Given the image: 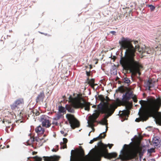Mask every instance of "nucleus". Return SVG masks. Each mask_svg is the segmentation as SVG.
I'll return each instance as SVG.
<instances>
[{
    "label": "nucleus",
    "instance_id": "nucleus-37",
    "mask_svg": "<svg viewBox=\"0 0 161 161\" xmlns=\"http://www.w3.org/2000/svg\"><path fill=\"white\" fill-rule=\"evenodd\" d=\"M47 140H44V138L43 139V140H42V142L43 143H44L45 142H46V141L47 140Z\"/></svg>",
    "mask_w": 161,
    "mask_h": 161
},
{
    "label": "nucleus",
    "instance_id": "nucleus-14",
    "mask_svg": "<svg viewBox=\"0 0 161 161\" xmlns=\"http://www.w3.org/2000/svg\"><path fill=\"white\" fill-rule=\"evenodd\" d=\"M63 142H60L61 145V149H64L67 148L66 143L68 142L67 139L66 138H64L63 139Z\"/></svg>",
    "mask_w": 161,
    "mask_h": 161
},
{
    "label": "nucleus",
    "instance_id": "nucleus-10",
    "mask_svg": "<svg viewBox=\"0 0 161 161\" xmlns=\"http://www.w3.org/2000/svg\"><path fill=\"white\" fill-rule=\"evenodd\" d=\"M132 92H126L122 96V100L123 102H126L129 100L133 96Z\"/></svg>",
    "mask_w": 161,
    "mask_h": 161
},
{
    "label": "nucleus",
    "instance_id": "nucleus-26",
    "mask_svg": "<svg viewBox=\"0 0 161 161\" xmlns=\"http://www.w3.org/2000/svg\"><path fill=\"white\" fill-rule=\"evenodd\" d=\"M10 128V126H7L6 127V131L8 132V133L9 132V131H8V129H10V130L11 131H12L13 130V126H12L11 127V128Z\"/></svg>",
    "mask_w": 161,
    "mask_h": 161
},
{
    "label": "nucleus",
    "instance_id": "nucleus-23",
    "mask_svg": "<svg viewBox=\"0 0 161 161\" xmlns=\"http://www.w3.org/2000/svg\"><path fill=\"white\" fill-rule=\"evenodd\" d=\"M147 151L148 153H149L150 154H151L153 153H154L155 150L153 148H151L149 149H148Z\"/></svg>",
    "mask_w": 161,
    "mask_h": 161
},
{
    "label": "nucleus",
    "instance_id": "nucleus-18",
    "mask_svg": "<svg viewBox=\"0 0 161 161\" xmlns=\"http://www.w3.org/2000/svg\"><path fill=\"white\" fill-rule=\"evenodd\" d=\"M63 117V115L59 112L56 114L55 117L53 118V119L55 120H57Z\"/></svg>",
    "mask_w": 161,
    "mask_h": 161
},
{
    "label": "nucleus",
    "instance_id": "nucleus-44",
    "mask_svg": "<svg viewBox=\"0 0 161 161\" xmlns=\"http://www.w3.org/2000/svg\"><path fill=\"white\" fill-rule=\"evenodd\" d=\"M74 151V150H72L71 151V156H72V152Z\"/></svg>",
    "mask_w": 161,
    "mask_h": 161
},
{
    "label": "nucleus",
    "instance_id": "nucleus-4",
    "mask_svg": "<svg viewBox=\"0 0 161 161\" xmlns=\"http://www.w3.org/2000/svg\"><path fill=\"white\" fill-rule=\"evenodd\" d=\"M69 103L71 104H66L65 105L66 109L69 112L73 113H75L74 108H80L83 105L82 103L78 101L75 102V98H73L71 95H70L68 98Z\"/></svg>",
    "mask_w": 161,
    "mask_h": 161
},
{
    "label": "nucleus",
    "instance_id": "nucleus-34",
    "mask_svg": "<svg viewBox=\"0 0 161 161\" xmlns=\"http://www.w3.org/2000/svg\"><path fill=\"white\" fill-rule=\"evenodd\" d=\"M80 151L82 155H84V151L83 149L82 148L80 150Z\"/></svg>",
    "mask_w": 161,
    "mask_h": 161
},
{
    "label": "nucleus",
    "instance_id": "nucleus-25",
    "mask_svg": "<svg viewBox=\"0 0 161 161\" xmlns=\"http://www.w3.org/2000/svg\"><path fill=\"white\" fill-rule=\"evenodd\" d=\"M153 143L155 144V145L157 146L158 145V143L159 142V140L157 138H154L153 139Z\"/></svg>",
    "mask_w": 161,
    "mask_h": 161
},
{
    "label": "nucleus",
    "instance_id": "nucleus-9",
    "mask_svg": "<svg viewBox=\"0 0 161 161\" xmlns=\"http://www.w3.org/2000/svg\"><path fill=\"white\" fill-rule=\"evenodd\" d=\"M155 81H153L151 79H149L145 83L144 86L146 90H151V89L154 86Z\"/></svg>",
    "mask_w": 161,
    "mask_h": 161
},
{
    "label": "nucleus",
    "instance_id": "nucleus-12",
    "mask_svg": "<svg viewBox=\"0 0 161 161\" xmlns=\"http://www.w3.org/2000/svg\"><path fill=\"white\" fill-rule=\"evenodd\" d=\"M43 138H40L39 137H32L31 136L30 138L27 142V143L28 145L32 144L35 141L37 142H39L40 141L43 140Z\"/></svg>",
    "mask_w": 161,
    "mask_h": 161
},
{
    "label": "nucleus",
    "instance_id": "nucleus-28",
    "mask_svg": "<svg viewBox=\"0 0 161 161\" xmlns=\"http://www.w3.org/2000/svg\"><path fill=\"white\" fill-rule=\"evenodd\" d=\"M14 103L17 106L18 105L20 104L21 103V102L20 100H18L15 102Z\"/></svg>",
    "mask_w": 161,
    "mask_h": 161
},
{
    "label": "nucleus",
    "instance_id": "nucleus-8",
    "mask_svg": "<svg viewBox=\"0 0 161 161\" xmlns=\"http://www.w3.org/2000/svg\"><path fill=\"white\" fill-rule=\"evenodd\" d=\"M99 115V114H95L92 117L90 118L89 121H88L87 123L88 125L87 126L88 127H91V126H93L94 125V123L97 122V118L98 117Z\"/></svg>",
    "mask_w": 161,
    "mask_h": 161
},
{
    "label": "nucleus",
    "instance_id": "nucleus-30",
    "mask_svg": "<svg viewBox=\"0 0 161 161\" xmlns=\"http://www.w3.org/2000/svg\"><path fill=\"white\" fill-rule=\"evenodd\" d=\"M17 106L14 103L12 105H11V107L12 109L14 110L15 108L17 107Z\"/></svg>",
    "mask_w": 161,
    "mask_h": 161
},
{
    "label": "nucleus",
    "instance_id": "nucleus-43",
    "mask_svg": "<svg viewBox=\"0 0 161 161\" xmlns=\"http://www.w3.org/2000/svg\"><path fill=\"white\" fill-rule=\"evenodd\" d=\"M67 135V133H66L65 134H64V136H66V135Z\"/></svg>",
    "mask_w": 161,
    "mask_h": 161
},
{
    "label": "nucleus",
    "instance_id": "nucleus-38",
    "mask_svg": "<svg viewBox=\"0 0 161 161\" xmlns=\"http://www.w3.org/2000/svg\"><path fill=\"white\" fill-rule=\"evenodd\" d=\"M58 150V149H57V150H55V149L54 148H53L52 150V151L53 152H56Z\"/></svg>",
    "mask_w": 161,
    "mask_h": 161
},
{
    "label": "nucleus",
    "instance_id": "nucleus-24",
    "mask_svg": "<svg viewBox=\"0 0 161 161\" xmlns=\"http://www.w3.org/2000/svg\"><path fill=\"white\" fill-rule=\"evenodd\" d=\"M33 113V115H34V116H38L40 114V113L39 111H37L36 110H34L32 111H31Z\"/></svg>",
    "mask_w": 161,
    "mask_h": 161
},
{
    "label": "nucleus",
    "instance_id": "nucleus-29",
    "mask_svg": "<svg viewBox=\"0 0 161 161\" xmlns=\"http://www.w3.org/2000/svg\"><path fill=\"white\" fill-rule=\"evenodd\" d=\"M126 144H125L124 145L123 147V148L120 151V154L119 155V156H120L121 155H122V154H124V152H123V151H124V148L125 147V146H126Z\"/></svg>",
    "mask_w": 161,
    "mask_h": 161
},
{
    "label": "nucleus",
    "instance_id": "nucleus-1",
    "mask_svg": "<svg viewBox=\"0 0 161 161\" xmlns=\"http://www.w3.org/2000/svg\"><path fill=\"white\" fill-rule=\"evenodd\" d=\"M119 43L121 48L126 49L124 56L122 52L121 53L119 61L120 64L123 67L128 64L130 72H132L133 70L136 69L140 76L141 73L139 70L142 68V66L138 61L135 60L136 53L137 50L140 53H143L147 52V53H148L146 51V46H144L141 48L139 45L138 41L132 40L127 37H122L121 40L119 41Z\"/></svg>",
    "mask_w": 161,
    "mask_h": 161
},
{
    "label": "nucleus",
    "instance_id": "nucleus-2",
    "mask_svg": "<svg viewBox=\"0 0 161 161\" xmlns=\"http://www.w3.org/2000/svg\"><path fill=\"white\" fill-rule=\"evenodd\" d=\"M147 101L143 100L139 101V103L141 105V107L138 113L139 118H136L135 121L139 122L140 121H146L148 119L149 117L152 116L155 110H158L161 107V99L157 98L153 102L151 107H145L142 108L141 102L146 103Z\"/></svg>",
    "mask_w": 161,
    "mask_h": 161
},
{
    "label": "nucleus",
    "instance_id": "nucleus-3",
    "mask_svg": "<svg viewBox=\"0 0 161 161\" xmlns=\"http://www.w3.org/2000/svg\"><path fill=\"white\" fill-rule=\"evenodd\" d=\"M100 98L101 102L97 105V108L99 110H103V107L105 106V113L106 116L108 117L114 113L115 108L113 105L108 104V101L109 99L107 96L104 97L101 95Z\"/></svg>",
    "mask_w": 161,
    "mask_h": 161
},
{
    "label": "nucleus",
    "instance_id": "nucleus-41",
    "mask_svg": "<svg viewBox=\"0 0 161 161\" xmlns=\"http://www.w3.org/2000/svg\"><path fill=\"white\" fill-rule=\"evenodd\" d=\"M65 98H66V97L65 96H63L64 101L65 100Z\"/></svg>",
    "mask_w": 161,
    "mask_h": 161
},
{
    "label": "nucleus",
    "instance_id": "nucleus-36",
    "mask_svg": "<svg viewBox=\"0 0 161 161\" xmlns=\"http://www.w3.org/2000/svg\"><path fill=\"white\" fill-rule=\"evenodd\" d=\"M108 145H110V146L109 147V149H110L113 146V144H108Z\"/></svg>",
    "mask_w": 161,
    "mask_h": 161
},
{
    "label": "nucleus",
    "instance_id": "nucleus-50",
    "mask_svg": "<svg viewBox=\"0 0 161 161\" xmlns=\"http://www.w3.org/2000/svg\"><path fill=\"white\" fill-rule=\"evenodd\" d=\"M97 62H96V64H97Z\"/></svg>",
    "mask_w": 161,
    "mask_h": 161
},
{
    "label": "nucleus",
    "instance_id": "nucleus-27",
    "mask_svg": "<svg viewBox=\"0 0 161 161\" xmlns=\"http://www.w3.org/2000/svg\"><path fill=\"white\" fill-rule=\"evenodd\" d=\"M117 154L115 153H111L110 156L112 158H116L117 156Z\"/></svg>",
    "mask_w": 161,
    "mask_h": 161
},
{
    "label": "nucleus",
    "instance_id": "nucleus-7",
    "mask_svg": "<svg viewBox=\"0 0 161 161\" xmlns=\"http://www.w3.org/2000/svg\"><path fill=\"white\" fill-rule=\"evenodd\" d=\"M49 117L45 115H42L40 116V121L42 122V126L46 128H48L51 124L48 119Z\"/></svg>",
    "mask_w": 161,
    "mask_h": 161
},
{
    "label": "nucleus",
    "instance_id": "nucleus-11",
    "mask_svg": "<svg viewBox=\"0 0 161 161\" xmlns=\"http://www.w3.org/2000/svg\"><path fill=\"white\" fill-rule=\"evenodd\" d=\"M43 158L45 161H58L59 159V157L56 155L49 157L43 156Z\"/></svg>",
    "mask_w": 161,
    "mask_h": 161
},
{
    "label": "nucleus",
    "instance_id": "nucleus-52",
    "mask_svg": "<svg viewBox=\"0 0 161 161\" xmlns=\"http://www.w3.org/2000/svg\"><path fill=\"white\" fill-rule=\"evenodd\" d=\"M154 161H156L155 160H154Z\"/></svg>",
    "mask_w": 161,
    "mask_h": 161
},
{
    "label": "nucleus",
    "instance_id": "nucleus-31",
    "mask_svg": "<svg viewBox=\"0 0 161 161\" xmlns=\"http://www.w3.org/2000/svg\"><path fill=\"white\" fill-rule=\"evenodd\" d=\"M86 74L87 76L88 77L91 76L92 75V73H91V71L90 70L89 71H86Z\"/></svg>",
    "mask_w": 161,
    "mask_h": 161
},
{
    "label": "nucleus",
    "instance_id": "nucleus-33",
    "mask_svg": "<svg viewBox=\"0 0 161 161\" xmlns=\"http://www.w3.org/2000/svg\"><path fill=\"white\" fill-rule=\"evenodd\" d=\"M85 109L86 110L89 111L90 109V107L89 106H86L85 107Z\"/></svg>",
    "mask_w": 161,
    "mask_h": 161
},
{
    "label": "nucleus",
    "instance_id": "nucleus-48",
    "mask_svg": "<svg viewBox=\"0 0 161 161\" xmlns=\"http://www.w3.org/2000/svg\"><path fill=\"white\" fill-rule=\"evenodd\" d=\"M46 136V135L45 134H44L43 135V137H44Z\"/></svg>",
    "mask_w": 161,
    "mask_h": 161
},
{
    "label": "nucleus",
    "instance_id": "nucleus-51",
    "mask_svg": "<svg viewBox=\"0 0 161 161\" xmlns=\"http://www.w3.org/2000/svg\"><path fill=\"white\" fill-rule=\"evenodd\" d=\"M56 125H57V122H56Z\"/></svg>",
    "mask_w": 161,
    "mask_h": 161
},
{
    "label": "nucleus",
    "instance_id": "nucleus-35",
    "mask_svg": "<svg viewBox=\"0 0 161 161\" xmlns=\"http://www.w3.org/2000/svg\"><path fill=\"white\" fill-rule=\"evenodd\" d=\"M110 33L112 34L113 35H115L116 32L114 31H110Z\"/></svg>",
    "mask_w": 161,
    "mask_h": 161
},
{
    "label": "nucleus",
    "instance_id": "nucleus-22",
    "mask_svg": "<svg viewBox=\"0 0 161 161\" xmlns=\"http://www.w3.org/2000/svg\"><path fill=\"white\" fill-rule=\"evenodd\" d=\"M33 160H30V161H41L42 158H41L36 156L33 158H32Z\"/></svg>",
    "mask_w": 161,
    "mask_h": 161
},
{
    "label": "nucleus",
    "instance_id": "nucleus-40",
    "mask_svg": "<svg viewBox=\"0 0 161 161\" xmlns=\"http://www.w3.org/2000/svg\"><path fill=\"white\" fill-rule=\"evenodd\" d=\"M92 68V66L91 65H89V69H91Z\"/></svg>",
    "mask_w": 161,
    "mask_h": 161
},
{
    "label": "nucleus",
    "instance_id": "nucleus-32",
    "mask_svg": "<svg viewBox=\"0 0 161 161\" xmlns=\"http://www.w3.org/2000/svg\"><path fill=\"white\" fill-rule=\"evenodd\" d=\"M42 140L38 142V144L37 145V147H40L42 145L43 143L42 142Z\"/></svg>",
    "mask_w": 161,
    "mask_h": 161
},
{
    "label": "nucleus",
    "instance_id": "nucleus-46",
    "mask_svg": "<svg viewBox=\"0 0 161 161\" xmlns=\"http://www.w3.org/2000/svg\"><path fill=\"white\" fill-rule=\"evenodd\" d=\"M39 33H41V34H44V33H42V32H39Z\"/></svg>",
    "mask_w": 161,
    "mask_h": 161
},
{
    "label": "nucleus",
    "instance_id": "nucleus-47",
    "mask_svg": "<svg viewBox=\"0 0 161 161\" xmlns=\"http://www.w3.org/2000/svg\"><path fill=\"white\" fill-rule=\"evenodd\" d=\"M44 35H45V36H47V33H44Z\"/></svg>",
    "mask_w": 161,
    "mask_h": 161
},
{
    "label": "nucleus",
    "instance_id": "nucleus-20",
    "mask_svg": "<svg viewBox=\"0 0 161 161\" xmlns=\"http://www.w3.org/2000/svg\"><path fill=\"white\" fill-rule=\"evenodd\" d=\"M87 80L88 81V84H89V85L91 84L92 85H93L94 83V79H91L90 80L89 78H87Z\"/></svg>",
    "mask_w": 161,
    "mask_h": 161
},
{
    "label": "nucleus",
    "instance_id": "nucleus-15",
    "mask_svg": "<svg viewBox=\"0 0 161 161\" xmlns=\"http://www.w3.org/2000/svg\"><path fill=\"white\" fill-rule=\"evenodd\" d=\"M44 97L45 95L43 92H41L36 97V102L37 103L41 100H43Z\"/></svg>",
    "mask_w": 161,
    "mask_h": 161
},
{
    "label": "nucleus",
    "instance_id": "nucleus-19",
    "mask_svg": "<svg viewBox=\"0 0 161 161\" xmlns=\"http://www.w3.org/2000/svg\"><path fill=\"white\" fill-rule=\"evenodd\" d=\"M123 80L124 82L125 83L129 84L130 83V80L129 78L127 77H124Z\"/></svg>",
    "mask_w": 161,
    "mask_h": 161
},
{
    "label": "nucleus",
    "instance_id": "nucleus-39",
    "mask_svg": "<svg viewBox=\"0 0 161 161\" xmlns=\"http://www.w3.org/2000/svg\"><path fill=\"white\" fill-rule=\"evenodd\" d=\"M60 133L62 134H64V132L63 130L60 131Z\"/></svg>",
    "mask_w": 161,
    "mask_h": 161
},
{
    "label": "nucleus",
    "instance_id": "nucleus-17",
    "mask_svg": "<svg viewBox=\"0 0 161 161\" xmlns=\"http://www.w3.org/2000/svg\"><path fill=\"white\" fill-rule=\"evenodd\" d=\"M66 110V107H64L61 105L58 107V111L59 113H65Z\"/></svg>",
    "mask_w": 161,
    "mask_h": 161
},
{
    "label": "nucleus",
    "instance_id": "nucleus-45",
    "mask_svg": "<svg viewBox=\"0 0 161 161\" xmlns=\"http://www.w3.org/2000/svg\"><path fill=\"white\" fill-rule=\"evenodd\" d=\"M91 131H91L89 132V134H88V136H90V133H91Z\"/></svg>",
    "mask_w": 161,
    "mask_h": 161
},
{
    "label": "nucleus",
    "instance_id": "nucleus-6",
    "mask_svg": "<svg viewBox=\"0 0 161 161\" xmlns=\"http://www.w3.org/2000/svg\"><path fill=\"white\" fill-rule=\"evenodd\" d=\"M107 120L105 119H103L99 122V123L102 125H105L106 127V131L105 132H103L102 133H101L99 136L97 137L94 138L92 140L90 141L89 143L90 144L92 143L94 141H95L97 140L98 138L100 137L101 138H104L106 136V134H104V133H106L108 130V123L107 122Z\"/></svg>",
    "mask_w": 161,
    "mask_h": 161
},
{
    "label": "nucleus",
    "instance_id": "nucleus-42",
    "mask_svg": "<svg viewBox=\"0 0 161 161\" xmlns=\"http://www.w3.org/2000/svg\"><path fill=\"white\" fill-rule=\"evenodd\" d=\"M101 143H102L101 142H98L97 143V145L99 146L100 144H101Z\"/></svg>",
    "mask_w": 161,
    "mask_h": 161
},
{
    "label": "nucleus",
    "instance_id": "nucleus-49",
    "mask_svg": "<svg viewBox=\"0 0 161 161\" xmlns=\"http://www.w3.org/2000/svg\"><path fill=\"white\" fill-rule=\"evenodd\" d=\"M1 68H2V66L1 65V67H0V70H1Z\"/></svg>",
    "mask_w": 161,
    "mask_h": 161
},
{
    "label": "nucleus",
    "instance_id": "nucleus-21",
    "mask_svg": "<svg viewBox=\"0 0 161 161\" xmlns=\"http://www.w3.org/2000/svg\"><path fill=\"white\" fill-rule=\"evenodd\" d=\"M147 6L150 8V11L151 12L153 11L155 8V7L152 4H148L147 5Z\"/></svg>",
    "mask_w": 161,
    "mask_h": 161
},
{
    "label": "nucleus",
    "instance_id": "nucleus-16",
    "mask_svg": "<svg viewBox=\"0 0 161 161\" xmlns=\"http://www.w3.org/2000/svg\"><path fill=\"white\" fill-rule=\"evenodd\" d=\"M110 72L111 74L114 75H116L117 74V70L114 65V66H112L111 68Z\"/></svg>",
    "mask_w": 161,
    "mask_h": 161
},
{
    "label": "nucleus",
    "instance_id": "nucleus-53",
    "mask_svg": "<svg viewBox=\"0 0 161 161\" xmlns=\"http://www.w3.org/2000/svg\"><path fill=\"white\" fill-rule=\"evenodd\" d=\"M160 125H161V124Z\"/></svg>",
    "mask_w": 161,
    "mask_h": 161
},
{
    "label": "nucleus",
    "instance_id": "nucleus-5",
    "mask_svg": "<svg viewBox=\"0 0 161 161\" xmlns=\"http://www.w3.org/2000/svg\"><path fill=\"white\" fill-rule=\"evenodd\" d=\"M66 117L72 128L74 129L79 126V122L73 115L71 114H67L66 115Z\"/></svg>",
    "mask_w": 161,
    "mask_h": 161
},
{
    "label": "nucleus",
    "instance_id": "nucleus-13",
    "mask_svg": "<svg viewBox=\"0 0 161 161\" xmlns=\"http://www.w3.org/2000/svg\"><path fill=\"white\" fill-rule=\"evenodd\" d=\"M35 131L37 134V135H39V134H43L45 131V129L44 128H42L40 125H39L36 128Z\"/></svg>",
    "mask_w": 161,
    "mask_h": 161
}]
</instances>
